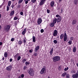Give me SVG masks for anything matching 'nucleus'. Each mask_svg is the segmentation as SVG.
<instances>
[{
	"mask_svg": "<svg viewBox=\"0 0 78 78\" xmlns=\"http://www.w3.org/2000/svg\"><path fill=\"white\" fill-rule=\"evenodd\" d=\"M28 73L30 75V76H34V70L32 69H30V70L28 71Z\"/></svg>",
	"mask_w": 78,
	"mask_h": 78,
	"instance_id": "obj_1",
	"label": "nucleus"
},
{
	"mask_svg": "<svg viewBox=\"0 0 78 78\" xmlns=\"http://www.w3.org/2000/svg\"><path fill=\"white\" fill-rule=\"evenodd\" d=\"M10 26L8 25L7 26H5L4 27V30L5 32H8L10 30Z\"/></svg>",
	"mask_w": 78,
	"mask_h": 78,
	"instance_id": "obj_2",
	"label": "nucleus"
},
{
	"mask_svg": "<svg viewBox=\"0 0 78 78\" xmlns=\"http://www.w3.org/2000/svg\"><path fill=\"white\" fill-rule=\"evenodd\" d=\"M60 59V57L58 56H56L53 58V61L54 62H56L59 61Z\"/></svg>",
	"mask_w": 78,
	"mask_h": 78,
	"instance_id": "obj_3",
	"label": "nucleus"
},
{
	"mask_svg": "<svg viewBox=\"0 0 78 78\" xmlns=\"http://www.w3.org/2000/svg\"><path fill=\"white\" fill-rule=\"evenodd\" d=\"M42 19H41V18H39L38 19V21H37V23L38 25H40L41 23H42Z\"/></svg>",
	"mask_w": 78,
	"mask_h": 78,
	"instance_id": "obj_4",
	"label": "nucleus"
},
{
	"mask_svg": "<svg viewBox=\"0 0 78 78\" xmlns=\"http://www.w3.org/2000/svg\"><path fill=\"white\" fill-rule=\"evenodd\" d=\"M67 34L66 33H65L64 35V42H66L67 41Z\"/></svg>",
	"mask_w": 78,
	"mask_h": 78,
	"instance_id": "obj_5",
	"label": "nucleus"
},
{
	"mask_svg": "<svg viewBox=\"0 0 78 78\" xmlns=\"http://www.w3.org/2000/svg\"><path fill=\"white\" fill-rule=\"evenodd\" d=\"M45 68H42L41 70V71L40 72V73H41V74H43V73H44V72H45Z\"/></svg>",
	"mask_w": 78,
	"mask_h": 78,
	"instance_id": "obj_6",
	"label": "nucleus"
},
{
	"mask_svg": "<svg viewBox=\"0 0 78 78\" xmlns=\"http://www.w3.org/2000/svg\"><path fill=\"white\" fill-rule=\"evenodd\" d=\"M58 35V31L56 30H55L54 31L53 36H56Z\"/></svg>",
	"mask_w": 78,
	"mask_h": 78,
	"instance_id": "obj_7",
	"label": "nucleus"
},
{
	"mask_svg": "<svg viewBox=\"0 0 78 78\" xmlns=\"http://www.w3.org/2000/svg\"><path fill=\"white\" fill-rule=\"evenodd\" d=\"M12 69V66H10L7 67L6 70L8 71H11Z\"/></svg>",
	"mask_w": 78,
	"mask_h": 78,
	"instance_id": "obj_8",
	"label": "nucleus"
},
{
	"mask_svg": "<svg viewBox=\"0 0 78 78\" xmlns=\"http://www.w3.org/2000/svg\"><path fill=\"white\" fill-rule=\"evenodd\" d=\"M61 17H59L57 19V23H59V22H60L61 21Z\"/></svg>",
	"mask_w": 78,
	"mask_h": 78,
	"instance_id": "obj_9",
	"label": "nucleus"
},
{
	"mask_svg": "<svg viewBox=\"0 0 78 78\" xmlns=\"http://www.w3.org/2000/svg\"><path fill=\"white\" fill-rule=\"evenodd\" d=\"M72 77L73 78H77L78 77V75L76 74H74L72 76Z\"/></svg>",
	"mask_w": 78,
	"mask_h": 78,
	"instance_id": "obj_10",
	"label": "nucleus"
},
{
	"mask_svg": "<svg viewBox=\"0 0 78 78\" xmlns=\"http://www.w3.org/2000/svg\"><path fill=\"white\" fill-rule=\"evenodd\" d=\"M39 49V46H38L37 47H36L35 49V51L36 52H37V50Z\"/></svg>",
	"mask_w": 78,
	"mask_h": 78,
	"instance_id": "obj_11",
	"label": "nucleus"
},
{
	"mask_svg": "<svg viewBox=\"0 0 78 78\" xmlns=\"http://www.w3.org/2000/svg\"><path fill=\"white\" fill-rule=\"evenodd\" d=\"M14 10L12 11L10 13V16H12L14 15Z\"/></svg>",
	"mask_w": 78,
	"mask_h": 78,
	"instance_id": "obj_12",
	"label": "nucleus"
},
{
	"mask_svg": "<svg viewBox=\"0 0 78 78\" xmlns=\"http://www.w3.org/2000/svg\"><path fill=\"white\" fill-rule=\"evenodd\" d=\"M50 4L51 7H53L54 6V5H55V2H54V1H52Z\"/></svg>",
	"mask_w": 78,
	"mask_h": 78,
	"instance_id": "obj_13",
	"label": "nucleus"
},
{
	"mask_svg": "<svg viewBox=\"0 0 78 78\" xmlns=\"http://www.w3.org/2000/svg\"><path fill=\"white\" fill-rule=\"evenodd\" d=\"M76 20H73V21L72 22V25H75L76 24Z\"/></svg>",
	"mask_w": 78,
	"mask_h": 78,
	"instance_id": "obj_14",
	"label": "nucleus"
},
{
	"mask_svg": "<svg viewBox=\"0 0 78 78\" xmlns=\"http://www.w3.org/2000/svg\"><path fill=\"white\" fill-rule=\"evenodd\" d=\"M56 21H57V19L55 18L53 20V22L54 24H55L56 23Z\"/></svg>",
	"mask_w": 78,
	"mask_h": 78,
	"instance_id": "obj_15",
	"label": "nucleus"
},
{
	"mask_svg": "<svg viewBox=\"0 0 78 78\" xmlns=\"http://www.w3.org/2000/svg\"><path fill=\"white\" fill-rule=\"evenodd\" d=\"M53 48H51V49L50 51V55H52V53H53Z\"/></svg>",
	"mask_w": 78,
	"mask_h": 78,
	"instance_id": "obj_16",
	"label": "nucleus"
},
{
	"mask_svg": "<svg viewBox=\"0 0 78 78\" xmlns=\"http://www.w3.org/2000/svg\"><path fill=\"white\" fill-rule=\"evenodd\" d=\"M33 41L34 43L36 42V37L34 36H33Z\"/></svg>",
	"mask_w": 78,
	"mask_h": 78,
	"instance_id": "obj_17",
	"label": "nucleus"
},
{
	"mask_svg": "<svg viewBox=\"0 0 78 78\" xmlns=\"http://www.w3.org/2000/svg\"><path fill=\"white\" fill-rule=\"evenodd\" d=\"M25 33H26V29H24L23 31L22 32V34L23 35H24L25 34Z\"/></svg>",
	"mask_w": 78,
	"mask_h": 78,
	"instance_id": "obj_18",
	"label": "nucleus"
},
{
	"mask_svg": "<svg viewBox=\"0 0 78 78\" xmlns=\"http://www.w3.org/2000/svg\"><path fill=\"white\" fill-rule=\"evenodd\" d=\"M74 3L75 5H77L78 4V0H74Z\"/></svg>",
	"mask_w": 78,
	"mask_h": 78,
	"instance_id": "obj_19",
	"label": "nucleus"
},
{
	"mask_svg": "<svg viewBox=\"0 0 78 78\" xmlns=\"http://www.w3.org/2000/svg\"><path fill=\"white\" fill-rule=\"evenodd\" d=\"M11 4V1H9L8 2V6H9V7L10 6Z\"/></svg>",
	"mask_w": 78,
	"mask_h": 78,
	"instance_id": "obj_20",
	"label": "nucleus"
},
{
	"mask_svg": "<svg viewBox=\"0 0 78 78\" xmlns=\"http://www.w3.org/2000/svg\"><path fill=\"white\" fill-rule=\"evenodd\" d=\"M24 1L25 2V4H27L28 3V1H30V0H24Z\"/></svg>",
	"mask_w": 78,
	"mask_h": 78,
	"instance_id": "obj_21",
	"label": "nucleus"
},
{
	"mask_svg": "<svg viewBox=\"0 0 78 78\" xmlns=\"http://www.w3.org/2000/svg\"><path fill=\"white\" fill-rule=\"evenodd\" d=\"M67 74L66 73H64L62 74V76L64 77L65 76V75H66Z\"/></svg>",
	"mask_w": 78,
	"mask_h": 78,
	"instance_id": "obj_22",
	"label": "nucleus"
},
{
	"mask_svg": "<svg viewBox=\"0 0 78 78\" xmlns=\"http://www.w3.org/2000/svg\"><path fill=\"white\" fill-rule=\"evenodd\" d=\"M54 24H55L53 23H51L50 26L52 27H54Z\"/></svg>",
	"mask_w": 78,
	"mask_h": 78,
	"instance_id": "obj_23",
	"label": "nucleus"
},
{
	"mask_svg": "<svg viewBox=\"0 0 78 78\" xmlns=\"http://www.w3.org/2000/svg\"><path fill=\"white\" fill-rule=\"evenodd\" d=\"M73 52H74V53H75V52L76 51V47H74L73 48Z\"/></svg>",
	"mask_w": 78,
	"mask_h": 78,
	"instance_id": "obj_24",
	"label": "nucleus"
},
{
	"mask_svg": "<svg viewBox=\"0 0 78 78\" xmlns=\"http://www.w3.org/2000/svg\"><path fill=\"white\" fill-rule=\"evenodd\" d=\"M21 57L20 56H19L17 58V61H19L20 59H21Z\"/></svg>",
	"mask_w": 78,
	"mask_h": 78,
	"instance_id": "obj_25",
	"label": "nucleus"
},
{
	"mask_svg": "<svg viewBox=\"0 0 78 78\" xmlns=\"http://www.w3.org/2000/svg\"><path fill=\"white\" fill-rule=\"evenodd\" d=\"M4 56L5 58H7V56H8V53L5 52L4 54Z\"/></svg>",
	"mask_w": 78,
	"mask_h": 78,
	"instance_id": "obj_26",
	"label": "nucleus"
},
{
	"mask_svg": "<svg viewBox=\"0 0 78 78\" xmlns=\"http://www.w3.org/2000/svg\"><path fill=\"white\" fill-rule=\"evenodd\" d=\"M44 2L43 1H41V3H40V6L44 4Z\"/></svg>",
	"mask_w": 78,
	"mask_h": 78,
	"instance_id": "obj_27",
	"label": "nucleus"
},
{
	"mask_svg": "<svg viewBox=\"0 0 78 78\" xmlns=\"http://www.w3.org/2000/svg\"><path fill=\"white\" fill-rule=\"evenodd\" d=\"M27 61V59H24L23 60H22V62H23V63H24L25 62Z\"/></svg>",
	"mask_w": 78,
	"mask_h": 78,
	"instance_id": "obj_28",
	"label": "nucleus"
},
{
	"mask_svg": "<svg viewBox=\"0 0 78 78\" xmlns=\"http://www.w3.org/2000/svg\"><path fill=\"white\" fill-rule=\"evenodd\" d=\"M63 34H62L60 36V39H62V38H63Z\"/></svg>",
	"mask_w": 78,
	"mask_h": 78,
	"instance_id": "obj_29",
	"label": "nucleus"
},
{
	"mask_svg": "<svg viewBox=\"0 0 78 78\" xmlns=\"http://www.w3.org/2000/svg\"><path fill=\"white\" fill-rule=\"evenodd\" d=\"M54 43V44H57V43H58V41H56V40H55L53 41Z\"/></svg>",
	"mask_w": 78,
	"mask_h": 78,
	"instance_id": "obj_30",
	"label": "nucleus"
},
{
	"mask_svg": "<svg viewBox=\"0 0 78 78\" xmlns=\"http://www.w3.org/2000/svg\"><path fill=\"white\" fill-rule=\"evenodd\" d=\"M69 69V67H67V68H65L64 69V70L65 71H67V70H68Z\"/></svg>",
	"mask_w": 78,
	"mask_h": 78,
	"instance_id": "obj_31",
	"label": "nucleus"
},
{
	"mask_svg": "<svg viewBox=\"0 0 78 78\" xmlns=\"http://www.w3.org/2000/svg\"><path fill=\"white\" fill-rule=\"evenodd\" d=\"M23 0H20L18 2V3L20 4V3H21L22 2H23Z\"/></svg>",
	"mask_w": 78,
	"mask_h": 78,
	"instance_id": "obj_32",
	"label": "nucleus"
},
{
	"mask_svg": "<svg viewBox=\"0 0 78 78\" xmlns=\"http://www.w3.org/2000/svg\"><path fill=\"white\" fill-rule=\"evenodd\" d=\"M26 65H29L30 64V62H25Z\"/></svg>",
	"mask_w": 78,
	"mask_h": 78,
	"instance_id": "obj_33",
	"label": "nucleus"
},
{
	"mask_svg": "<svg viewBox=\"0 0 78 78\" xmlns=\"http://www.w3.org/2000/svg\"><path fill=\"white\" fill-rule=\"evenodd\" d=\"M66 78H69V74H66Z\"/></svg>",
	"mask_w": 78,
	"mask_h": 78,
	"instance_id": "obj_34",
	"label": "nucleus"
},
{
	"mask_svg": "<svg viewBox=\"0 0 78 78\" xmlns=\"http://www.w3.org/2000/svg\"><path fill=\"white\" fill-rule=\"evenodd\" d=\"M22 44V42L21 41H20L18 42V44L20 45H21Z\"/></svg>",
	"mask_w": 78,
	"mask_h": 78,
	"instance_id": "obj_35",
	"label": "nucleus"
},
{
	"mask_svg": "<svg viewBox=\"0 0 78 78\" xmlns=\"http://www.w3.org/2000/svg\"><path fill=\"white\" fill-rule=\"evenodd\" d=\"M17 19H18V18L16 17H15L14 18V20H17Z\"/></svg>",
	"mask_w": 78,
	"mask_h": 78,
	"instance_id": "obj_36",
	"label": "nucleus"
},
{
	"mask_svg": "<svg viewBox=\"0 0 78 78\" xmlns=\"http://www.w3.org/2000/svg\"><path fill=\"white\" fill-rule=\"evenodd\" d=\"M69 44L71 45L72 44V41H69L68 42Z\"/></svg>",
	"mask_w": 78,
	"mask_h": 78,
	"instance_id": "obj_37",
	"label": "nucleus"
},
{
	"mask_svg": "<svg viewBox=\"0 0 78 78\" xmlns=\"http://www.w3.org/2000/svg\"><path fill=\"white\" fill-rule=\"evenodd\" d=\"M56 17H61V16L59 15H57L56 16Z\"/></svg>",
	"mask_w": 78,
	"mask_h": 78,
	"instance_id": "obj_38",
	"label": "nucleus"
},
{
	"mask_svg": "<svg viewBox=\"0 0 78 78\" xmlns=\"http://www.w3.org/2000/svg\"><path fill=\"white\" fill-rule=\"evenodd\" d=\"M9 7H8V6H7V11H9Z\"/></svg>",
	"mask_w": 78,
	"mask_h": 78,
	"instance_id": "obj_39",
	"label": "nucleus"
},
{
	"mask_svg": "<svg viewBox=\"0 0 78 78\" xmlns=\"http://www.w3.org/2000/svg\"><path fill=\"white\" fill-rule=\"evenodd\" d=\"M24 69H23L24 70H25L26 69H27V66H25L24 67Z\"/></svg>",
	"mask_w": 78,
	"mask_h": 78,
	"instance_id": "obj_40",
	"label": "nucleus"
},
{
	"mask_svg": "<svg viewBox=\"0 0 78 78\" xmlns=\"http://www.w3.org/2000/svg\"><path fill=\"white\" fill-rule=\"evenodd\" d=\"M36 0H31L32 2H33V3H35Z\"/></svg>",
	"mask_w": 78,
	"mask_h": 78,
	"instance_id": "obj_41",
	"label": "nucleus"
},
{
	"mask_svg": "<svg viewBox=\"0 0 78 78\" xmlns=\"http://www.w3.org/2000/svg\"><path fill=\"white\" fill-rule=\"evenodd\" d=\"M44 29L41 30V33H44Z\"/></svg>",
	"mask_w": 78,
	"mask_h": 78,
	"instance_id": "obj_42",
	"label": "nucleus"
},
{
	"mask_svg": "<svg viewBox=\"0 0 78 78\" xmlns=\"http://www.w3.org/2000/svg\"><path fill=\"white\" fill-rule=\"evenodd\" d=\"M72 73H75V71H72L71 72Z\"/></svg>",
	"mask_w": 78,
	"mask_h": 78,
	"instance_id": "obj_43",
	"label": "nucleus"
},
{
	"mask_svg": "<svg viewBox=\"0 0 78 78\" xmlns=\"http://www.w3.org/2000/svg\"><path fill=\"white\" fill-rule=\"evenodd\" d=\"M20 15H21V16H22V15H23V12H20Z\"/></svg>",
	"mask_w": 78,
	"mask_h": 78,
	"instance_id": "obj_44",
	"label": "nucleus"
},
{
	"mask_svg": "<svg viewBox=\"0 0 78 78\" xmlns=\"http://www.w3.org/2000/svg\"><path fill=\"white\" fill-rule=\"evenodd\" d=\"M14 41V38H12L11 39V41L12 42H13V41Z\"/></svg>",
	"mask_w": 78,
	"mask_h": 78,
	"instance_id": "obj_45",
	"label": "nucleus"
},
{
	"mask_svg": "<svg viewBox=\"0 0 78 78\" xmlns=\"http://www.w3.org/2000/svg\"><path fill=\"white\" fill-rule=\"evenodd\" d=\"M47 12L48 13H50V10H47Z\"/></svg>",
	"mask_w": 78,
	"mask_h": 78,
	"instance_id": "obj_46",
	"label": "nucleus"
},
{
	"mask_svg": "<svg viewBox=\"0 0 78 78\" xmlns=\"http://www.w3.org/2000/svg\"><path fill=\"white\" fill-rule=\"evenodd\" d=\"M37 53H35L34 54V56H37Z\"/></svg>",
	"mask_w": 78,
	"mask_h": 78,
	"instance_id": "obj_47",
	"label": "nucleus"
},
{
	"mask_svg": "<svg viewBox=\"0 0 78 78\" xmlns=\"http://www.w3.org/2000/svg\"><path fill=\"white\" fill-rule=\"evenodd\" d=\"M22 78H23L24 77V74H22L21 76Z\"/></svg>",
	"mask_w": 78,
	"mask_h": 78,
	"instance_id": "obj_48",
	"label": "nucleus"
},
{
	"mask_svg": "<svg viewBox=\"0 0 78 78\" xmlns=\"http://www.w3.org/2000/svg\"><path fill=\"white\" fill-rule=\"evenodd\" d=\"M11 7H12V8H14V5H11Z\"/></svg>",
	"mask_w": 78,
	"mask_h": 78,
	"instance_id": "obj_49",
	"label": "nucleus"
},
{
	"mask_svg": "<svg viewBox=\"0 0 78 78\" xmlns=\"http://www.w3.org/2000/svg\"><path fill=\"white\" fill-rule=\"evenodd\" d=\"M58 69L59 70H61V67L59 66L58 67Z\"/></svg>",
	"mask_w": 78,
	"mask_h": 78,
	"instance_id": "obj_50",
	"label": "nucleus"
},
{
	"mask_svg": "<svg viewBox=\"0 0 78 78\" xmlns=\"http://www.w3.org/2000/svg\"><path fill=\"white\" fill-rule=\"evenodd\" d=\"M12 58H10V62H12Z\"/></svg>",
	"mask_w": 78,
	"mask_h": 78,
	"instance_id": "obj_51",
	"label": "nucleus"
},
{
	"mask_svg": "<svg viewBox=\"0 0 78 78\" xmlns=\"http://www.w3.org/2000/svg\"><path fill=\"white\" fill-rule=\"evenodd\" d=\"M18 8H20V5H19L18 6Z\"/></svg>",
	"mask_w": 78,
	"mask_h": 78,
	"instance_id": "obj_52",
	"label": "nucleus"
},
{
	"mask_svg": "<svg viewBox=\"0 0 78 78\" xmlns=\"http://www.w3.org/2000/svg\"><path fill=\"white\" fill-rule=\"evenodd\" d=\"M2 45V42H0V45Z\"/></svg>",
	"mask_w": 78,
	"mask_h": 78,
	"instance_id": "obj_53",
	"label": "nucleus"
},
{
	"mask_svg": "<svg viewBox=\"0 0 78 78\" xmlns=\"http://www.w3.org/2000/svg\"><path fill=\"white\" fill-rule=\"evenodd\" d=\"M24 43H26V40H25L24 39Z\"/></svg>",
	"mask_w": 78,
	"mask_h": 78,
	"instance_id": "obj_54",
	"label": "nucleus"
},
{
	"mask_svg": "<svg viewBox=\"0 0 78 78\" xmlns=\"http://www.w3.org/2000/svg\"><path fill=\"white\" fill-rule=\"evenodd\" d=\"M2 29V26L1 25H0V30Z\"/></svg>",
	"mask_w": 78,
	"mask_h": 78,
	"instance_id": "obj_55",
	"label": "nucleus"
},
{
	"mask_svg": "<svg viewBox=\"0 0 78 78\" xmlns=\"http://www.w3.org/2000/svg\"><path fill=\"white\" fill-rule=\"evenodd\" d=\"M29 52H30V53H31V52H32L31 50H30Z\"/></svg>",
	"mask_w": 78,
	"mask_h": 78,
	"instance_id": "obj_56",
	"label": "nucleus"
},
{
	"mask_svg": "<svg viewBox=\"0 0 78 78\" xmlns=\"http://www.w3.org/2000/svg\"><path fill=\"white\" fill-rule=\"evenodd\" d=\"M45 0H42L41 1L43 2H45Z\"/></svg>",
	"mask_w": 78,
	"mask_h": 78,
	"instance_id": "obj_57",
	"label": "nucleus"
},
{
	"mask_svg": "<svg viewBox=\"0 0 78 78\" xmlns=\"http://www.w3.org/2000/svg\"><path fill=\"white\" fill-rule=\"evenodd\" d=\"M4 59H5V58H4V57H3V58H2V60H4Z\"/></svg>",
	"mask_w": 78,
	"mask_h": 78,
	"instance_id": "obj_58",
	"label": "nucleus"
},
{
	"mask_svg": "<svg viewBox=\"0 0 78 78\" xmlns=\"http://www.w3.org/2000/svg\"><path fill=\"white\" fill-rule=\"evenodd\" d=\"M18 78H22L21 76H19Z\"/></svg>",
	"mask_w": 78,
	"mask_h": 78,
	"instance_id": "obj_59",
	"label": "nucleus"
},
{
	"mask_svg": "<svg viewBox=\"0 0 78 78\" xmlns=\"http://www.w3.org/2000/svg\"><path fill=\"white\" fill-rule=\"evenodd\" d=\"M60 9V7H58V9Z\"/></svg>",
	"mask_w": 78,
	"mask_h": 78,
	"instance_id": "obj_60",
	"label": "nucleus"
},
{
	"mask_svg": "<svg viewBox=\"0 0 78 78\" xmlns=\"http://www.w3.org/2000/svg\"><path fill=\"white\" fill-rule=\"evenodd\" d=\"M62 0H59V2H61V1Z\"/></svg>",
	"mask_w": 78,
	"mask_h": 78,
	"instance_id": "obj_61",
	"label": "nucleus"
},
{
	"mask_svg": "<svg viewBox=\"0 0 78 78\" xmlns=\"http://www.w3.org/2000/svg\"><path fill=\"white\" fill-rule=\"evenodd\" d=\"M7 76H8V77H10V75H8Z\"/></svg>",
	"mask_w": 78,
	"mask_h": 78,
	"instance_id": "obj_62",
	"label": "nucleus"
},
{
	"mask_svg": "<svg viewBox=\"0 0 78 78\" xmlns=\"http://www.w3.org/2000/svg\"><path fill=\"white\" fill-rule=\"evenodd\" d=\"M76 65H77V67H78V63H77Z\"/></svg>",
	"mask_w": 78,
	"mask_h": 78,
	"instance_id": "obj_63",
	"label": "nucleus"
},
{
	"mask_svg": "<svg viewBox=\"0 0 78 78\" xmlns=\"http://www.w3.org/2000/svg\"><path fill=\"white\" fill-rule=\"evenodd\" d=\"M77 30H78V26L77 27Z\"/></svg>",
	"mask_w": 78,
	"mask_h": 78,
	"instance_id": "obj_64",
	"label": "nucleus"
}]
</instances>
